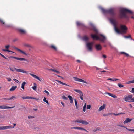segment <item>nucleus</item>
Masks as SVG:
<instances>
[{"label": "nucleus", "mask_w": 134, "mask_h": 134, "mask_svg": "<svg viewBox=\"0 0 134 134\" xmlns=\"http://www.w3.org/2000/svg\"><path fill=\"white\" fill-rule=\"evenodd\" d=\"M126 13H128L132 14H133V12L129 9L126 8L122 9L120 11L119 18H122L123 17L128 18V16Z\"/></svg>", "instance_id": "nucleus-1"}, {"label": "nucleus", "mask_w": 134, "mask_h": 134, "mask_svg": "<svg viewBox=\"0 0 134 134\" xmlns=\"http://www.w3.org/2000/svg\"><path fill=\"white\" fill-rule=\"evenodd\" d=\"M120 30H119L117 27H116V29L115 30L116 32L120 34H124L126 33L127 28L124 25H120Z\"/></svg>", "instance_id": "nucleus-2"}, {"label": "nucleus", "mask_w": 134, "mask_h": 134, "mask_svg": "<svg viewBox=\"0 0 134 134\" xmlns=\"http://www.w3.org/2000/svg\"><path fill=\"white\" fill-rule=\"evenodd\" d=\"M101 10L102 13L104 14L109 13L113 16H114L116 14L114 9L113 8H110L108 10H106L101 8Z\"/></svg>", "instance_id": "nucleus-3"}, {"label": "nucleus", "mask_w": 134, "mask_h": 134, "mask_svg": "<svg viewBox=\"0 0 134 134\" xmlns=\"http://www.w3.org/2000/svg\"><path fill=\"white\" fill-rule=\"evenodd\" d=\"M9 69L11 71L13 72H14L15 71L14 70H15L18 72H21L25 73H28V71H24L22 69H18L15 68H10Z\"/></svg>", "instance_id": "nucleus-4"}, {"label": "nucleus", "mask_w": 134, "mask_h": 134, "mask_svg": "<svg viewBox=\"0 0 134 134\" xmlns=\"http://www.w3.org/2000/svg\"><path fill=\"white\" fill-rule=\"evenodd\" d=\"M74 122L75 123H80L84 125H87L89 124V123L86 121L82 119H77L74 121Z\"/></svg>", "instance_id": "nucleus-5"}, {"label": "nucleus", "mask_w": 134, "mask_h": 134, "mask_svg": "<svg viewBox=\"0 0 134 134\" xmlns=\"http://www.w3.org/2000/svg\"><path fill=\"white\" fill-rule=\"evenodd\" d=\"M74 90L78 93L80 94V98L82 100H83V94L82 91L79 90L74 89Z\"/></svg>", "instance_id": "nucleus-6"}, {"label": "nucleus", "mask_w": 134, "mask_h": 134, "mask_svg": "<svg viewBox=\"0 0 134 134\" xmlns=\"http://www.w3.org/2000/svg\"><path fill=\"white\" fill-rule=\"evenodd\" d=\"M109 20L110 22L113 25L115 30L116 29L115 27H117V23L116 22V20L114 19H110Z\"/></svg>", "instance_id": "nucleus-7"}, {"label": "nucleus", "mask_w": 134, "mask_h": 134, "mask_svg": "<svg viewBox=\"0 0 134 134\" xmlns=\"http://www.w3.org/2000/svg\"><path fill=\"white\" fill-rule=\"evenodd\" d=\"M93 43L92 42L88 43L87 44V47L88 50L90 51L92 50V47Z\"/></svg>", "instance_id": "nucleus-8"}, {"label": "nucleus", "mask_w": 134, "mask_h": 134, "mask_svg": "<svg viewBox=\"0 0 134 134\" xmlns=\"http://www.w3.org/2000/svg\"><path fill=\"white\" fill-rule=\"evenodd\" d=\"M73 78L74 80L75 81L83 82L86 84L88 83L86 82L81 79L75 77H74Z\"/></svg>", "instance_id": "nucleus-9"}, {"label": "nucleus", "mask_w": 134, "mask_h": 134, "mask_svg": "<svg viewBox=\"0 0 134 134\" xmlns=\"http://www.w3.org/2000/svg\"><path fill=\"white\" fill-rule=\"evenodd\" d=\"M132 96L131 95H129L128 96H126L125 97L124 99L126 101V102H130L131 99V98L132 97Z\"/></svg>", "instance_id": "nucleus-10"}, {"label": "nucleus", "mask_w": 134, "mask_h": 134, "mask_svg": "<svg viewBox=\"0 0 134 134\" xmlns=\"http://www.w3.org/2000/svg\"><path fill=\"white\" fill-rule=\"evenodd\" d=\"M13 48L15 49V50H17V51L25 55H27V54L25 53L24 51L21 50H20L15 47H14Z\"/></svg>", "instance_id": "nucleus-11"}, {"label": "nucleus", "mask_w": 134, "mask_h": 134, "mask_svg": "<svg viewBox=\"0 0 134 134\" xmlns=\"http://www.w3.org/2000/svg\"><path fill=\"white\" fill-rule=\"evenodd\" d=\"M12 58L15 59L17 60H20V61H25L28 62L27 60L25 58H18V57H12Z\"/></svg>", "instance_id": "nucleus-12"}, {"label": "nucleus", "mask_w": 134, "mask_h": 134, "mask_svg": "<svg viewBox=\"0 0 134 134\" xmlns=\"http://www.w3.org/2000/svg\"><path fill=\"white\" fill-rule=\"evenodd\" d=\"M15 107V106L13 107H9L6 105L0 106V109H6L12 108Z\"/></svg>", "instance_id": "nucleus-13"}, {"label": "nucleus", "mask_w": 134, "mask_h": 134, "mask_svg": "<svg viewBox=\"0 0 134 134\" xmlns=\"http://www.w3.org/2000/svg\"><path fill=\"white\" fill-rule=\"evenodd\" d=\"M71 129H77L79 130H84L87 132L88 133L89 132L87 131L85 129L83 128L82 127H71Z\"/></svg>", "instance_id": "nucleus-14"}, {"label": "nucleus", "mask_w": 134, "mask_h": 134, "mask_svg": "<svg viewBox=\"0 0 134 134\" xmlns=\"http://www.w3.org/2000/svg\"><path fill=\"white\" fill-rule=\"evenodd\" d=\"M10 47V46L9 45H6L5 46V48L6 49H2V51L4 52H12L10 50H8V49Z\"/></svg>", "instance_id": "nucleus-15"}, {"label": "nucleus", "mask_w": 134, "mask_h": 134, "mask_svg": "<svg viewBox=\"0 0 134 134\" xmlns=\"http://www.w3.org/2000/svg\"><path fill=\"white\" fill-rule=\"evenodd\" d=\"M76 24L77 26H80L82 27H85L86 28H87V27L85 26V25L82 23L77 21L76 22Z\"/></svg>", "instance_id": "nucleus-16"}, {"label": "nucleus", "mask_w": 134, "mask_h": 134, "mask_svg": "<svg viewBox=\"0 0 134 134\" xmlns=\"http://www.w3.org/2000/svg\"><path fill=\"white\" fill-rule=\"evenodd\" d=\"M18 32L22 34H25L26 33L25 30L21 28H19L18 29Z\"/></svg>", "instance_id": "nucleus-17"}, {"label": "nucleus", "mask_w": 134, "mask_h": 134, "mask_svg": "<svg viewBox=\"0 0 134 134\" xmlns=\"http://www.w3.org/2000/svg\"><path fill=\"white\" fill-rule=\"evenodd\" d=\"M91 36L93 40H98L99 39V38L96 35H93L92 34L91 35Z\"/></svg>", "instance_id": "nucleus-18"}, {"label": "nucleus", "mask_w": 134, "mask_h": 134, "mask_svg": "<svg viewBox=\"0 0 134 134\" xmlns=\"http://www.w3.org/2000/svg\"><path fill=\"white\" fill-rule=\"evenodd\" d=\"M29 74L34 78L38 79L41 82L42 81V80H41L40 78L36 75L30 73H29Z\"/></svg>", "instance_id": "nucleus-19"}, {"label": "nucleus", "mask_w": 134, "mask_h": 134, "mask_svg": "<svg viewBox=\"0 0 134 134\" xmlns=\"http://www.w3.org/2000/svg\"><path fill=\"white\" fill-rule=\"evenodd\" d=\"M11 127L10 126H0V130H5L8 129H10V128Z\"/></svg>", "instance_id": "nucleus-20"}, {"label": "nucleus", "mask_w": 134, "mask_h": 134, "mask_svg": "<svg viewBox=\"0 0 134 134\" xmlns=\"http://www.w3.org/2000/svg\"><path fill=\"white\" fill-rule=\"evenodd\" d=\"M95 48L98 51L102 49V46L100 44H96Z\"/></svg>", "instance_id": "nucleus-21"}, {"label": "nucleus", "mask_w": 134, "mask_h": 134, "mask_svg": "<svg viewBox=\"0 0 134 134\" xmlns=\"http://www.w3.org/2000/svg\"><path fill=\"white\" fill-rule=\"evenodd\" d=\"M104 94H108L114 98H117V96L115 95L109 93L105 92L104 93Z\"/></svg>", "instance_id": "nucleus-22"}, {"label": "nucleus", "mask_w": 134, "mask_h": 134, "mask_svg": "<svg viewBox=\"0 0 134 134\" xmlns=\"http://www.w3.org/2000/svg\"><path fill=\"white\" fill-rule=\"evenodd\" d=\"M105 104H103V105L100 106L99 109L98 110V111L99 112L101 111L102 110L104 109L105 108Z\"/></svg>", "instance_id": "nucleus-23"}, {"label": "nucleus", "mask_w": 134, "mask_h": 134, "mask_svg": "<svg viewBox=\"0 0 134 134\" xmlns=\"http://www.w3.org/2000/svg\"><path fill=\"white\" fill-rule=\"evenodd\" d=\"M132 120L131 119H130L129 118H127L124 121L123 123L124 124L130 122Z\"/></svg>", "instance_id": "nucleus-24"}, {"label": "nucleus", "mask_w": 134, "mask_h": 134, "mask_svg": "<svg viewBox=\"0 0 134 134\" xmlns=\"http://www.w3.org/2000/svg\"><path fill=\"white\" fill-rule=\"evenodd\" d=\"M68 97L69 99L70 103L71 104L72 103H73V98L70 95H68Z\"/></svg>", "instance_id": "nucleus-25"}, {"label": "nucleus", "mask_w": 134, "mask_h": 134, "mask_svg": "<svg viewBox=\"0 0 134 134\" xmlns=\"http://www.w3.org/2000/svg\"><path fill=\"white\" fill-rule=\"evenodd\" d=\"M16 98V97L14 96H12L10 98H3V100H12L13 99L15 98Z\"/></svg>", "instance_id": "nucleus-26"}, {"label": "nucleus", "mask_w": 134, "mask_h": 134, "mask_svg": "<svg viewBox=\"0 0 134 134\" xmlns=\"http://www.w3.org/2000/svg\"><path fill=\"white\" fill-rule=\"evenodd\" d=\"M55 81H56L58 82L60 84H62V85H64L66 86H70L69 85H67V84H66V83H63L62 82L58 80H56Z\"/></svg>", "instance_id": "nucleus-27"}, {"label": "nucleus", "mask_w": 134, "mask_h": 134, "mask_svg": "<svg viewBox=\"0 0 134 134\" xmlns=\"http://www.w3.org/2000/svg\"><path fill=\"white\" fill-rule=\"evenodd\" d=\"M101 37L100 38H99V40H100L101 41H103L105 39V37L102 35H101Z\"/></svg>", "instance_id": "nucleus-28"}, {"label": "nucleus", "mask_w": 134, "mask_h": 134, "mask_svg": "<svg viewBox=\"0 0 134 134\" xmlns=\"http://www.w3.org/2000/svg\"><path fill=\"white\" fill-rule=\"evenodd\" d=\"M49 47L51 48H52L53 49H54L55 50H57V48L55 46L53 45H51L49 46Z\"/></svg>", "instance_id": "nucleus-29"}, {"label": "nucleus", "mask_w": 134, "mask_h": 134, "mask_svg": "<svg viewBox=\"0 0 134 134\" xmlns=\"http://www.w3.org/2000/svg\"><path fill=\"white\" fill-rule=\"evenodd\" d=\"M17 87L16 86H13L10 89V91H12L15 90Z\"/></svg>", "instance_id": "nucleus-30"}, {"label": "nucleus", "mask_w": 134, "mask_h": 134, "mask_svg": "<svg viewBox=\"0 0 134 134\" xmlns=\"http://www.w3.org/2000/svg\"><path fill=\"white\" fill-rule=\"evenodd\" d=\"M83 38V40L86 41H87L88 40V38L86 36H84Z\"/></svg>", "instance_id": "nucleus-31"}, {"label": "nucleus", "mask_w": 134, "mask_h": 134, "mask_svg": "<svg viewBox=\"0 0 134 134\" xmlns=\"http://www.w3.org/2000/svg\"><path fill=\"white\" fill-rule=\"evenodd\" d=\"M23 45L24 46L27 47H31V46L30 45L27 43H24L23 44Z\"/></svg>", "instance_id": "nucleus-32"}, {"label": "nucleus", "mask_w": 134, "mask_h": 134, "mask_svg": "<svg viewBox=\"0 0 134 134\" xmlns=\"http://www.w3.org/2000/svg\"><path fill=\"white\" fill-rule=\"evenodd\" d=\"M26 83L25 82H23L21 84V88L23 89H24V86L26 84Z\"/></svg>", "instance_id": "nucleus-33"}, {"label": "nucleus", "mask_w": 134, "mask_h": 134, "mask_svg": "<svg viewBox=\"0 0 134 134\" xmlns=\"http://www.w3.org/2000/svg\"><path fill=\"white\" fill-rule=\"evenodd\" d=\"M124 114V113H119L116 114H115V113H112L110 114H113L115 116H117L121 114Z\"/></svg>", "instance_id": "nucleus-34"}, {"label": "nucleus", "mask_w": 134, "mask_h": 134, "mask_svg": "<svg viewBox=\"0 0 134 134\" xmlns=\"http://www.w3.org/2000/svg\"><path fill=\"white\" fill-rule=\"evenodd\" d=\"M34 85H35V86L32 87V88L34 90L36 91V90L37 88V87L36 86V83H34Z\"/></svg>", "instance_id": "nucleus-35"}, {"label": "nucleus", "mask_w": 134, "mask_h": 134, "mask_svg": "<svg viewBox=\"0 0 134 134\" xmlns=\"http://www.w3.org/2000/svg\"><path fill=\"white\" fill-rule=\"evenodd\" d=\"M49 70L55 72L57 73H60V72L59 71L56 70H55V69H50Z\"/></svg>", "instance_id": "nucleus-36"}, {"label": "nucleus", "mask_w": 134, "mask_h": 134, "mask_svg": "<svg viewBox=\"0 0 134 134\" xmlns=\"http://www.w3.org/2000/svg\"><path fill=\"white\" fill-rule=\"evenodd\" d=\"M92 29L96 34L98 33V30L95 27H93Z\"/></svg>", "instance_id": "nucleus-37"}, {"label": "nucleus", "mask_w": 134, "mask_h": 134, "mask_svg": "<svg viewBox=\"0 0 134 134\" xmlns=\"http://www.w3.org/2000/svg\"><path fill=\"white\" fill-rule=\"evenodd\" d=\"M74 101H75V105L76 108L77 109H78V105H77V101L76 99H74Z\"/></svg>", "instance_id": "nucleus-38"}, {"label": "nucleus", "mask_w": 134, "mask_h": 134, "mask_svg": "<svg viewBox=\"0 0 134 134\" xmlns=\"http://www.w3.org/2000/svg\"><path fill=\"white\" fill-rule=\"evenodd\" d=\"M43 101L46 102V103H47L48 105L49 104V103L48 102V100H47L46 99V98L45 97H44L43 99Z\"/></svg>", "instance_id": "nucleus-39"}, {"label": "nucleus", "mask_w": 134, "mask_h": 134, "mask_svg": "<svg viewBox=\"0 0 134 134\" xmlns=\"http://www.w3.org/2000/svg\"><path fill=\"white\" fill-rule=\"evenodd\" d=\"M0 22L2 24L4 25H5V22H4V21L2 19H0Z\"/></svg>", "instance_id": "nucleus-40"}, {"label": "nucleus", "mask_w": 134, "mask_h": 134, "mask_svg": "<svg viewBox=\"0 0 134 134\" xmlns=\"http://www.w3.org/2000/svg\"><path fill=\"white\" fill-rule=\"evenodd\" d=\"M86 103H85L84 106L83 107V111L85 112L86 111Z\"/></svg>", "instance_id": "nucleus-41"}, {"label": "nucleus", "mask_w": 134, "mask_h": 134, "mask_svg": "<svg viewBox=\"0 0 134 134\" xmlns=\"http://www.w3.org/2000/svg\"><path fill=\"white\" fill-rule=\"evenodd\" d=\"M62 98L64 100H67L68 99L67 97H66L64 95H63L62 96Z\"/></svg>", "instance_id": "nucleus-42"}, {"label": "nucleus", "mask_w": 134, "mask_h": 134, "mask_svg": "<svg viewBox=\"0 0 134 134\" xmlns=\"http://www.w3.org/2000/svg\"><path fill=\"white\" fill-rule=\"evenodd\" d=\"M118 85L120 88L122 87H124V85L120 83H118Z\"/></svg>", "instance_id": "nucleus-43"}, {"label": "nucleus", "mask_w": 134, "mask_h": 134, "mask_svg": "<svg viewBox=\"0 0 134 134\" xmlns=\"http://www.w3.org/2000/svg\"><path fill=\"white\" fill-rule=\"evenodd\" d=\"M36 99L35 98L33 97H28L27 96V99Z\"/></svg>", "instance_id": "nucleus-44"}, {"label": "nucleus", "mask_w": 134, "mask_h": 134, "mask_svg": "<svg viewBox=\"0 0 134 134\" xmlns=\"http://www.w3.org/2000/svg\"><path fill=\"white\" fill-rule=\"evenodd\" d=\"M100 129L99 128V127H97L96 128V129H94L93 130V131L94 132H95L99 130Z\"/></svg>", "instance_id": "nucleus-45"}, {"label": "nucleus", "mask_w": 134, "mask_h": 134, "mask_svg": "<svg viewBox=\"0 0 134 134\" xmlns=\"http://www.w3.org/2000/svg\"><path fill=\"white\" fill-rule=\"evenodd\" d=\"M126 129L127 130L129 131H134V129H128L127 128H126Z\"/></svg>", "instance_id": "nucleus-46"}, {"label": "nucleus", "mask_w": 134, "mask_h": 134, "mask_svg": "<svg viewBox=\"0 0 134 134\" xmlns=\"http://www.w3.org/2000/svg\"><path fill=\"white\" fill-rule=\"evenodd\" d=\"M124 37L125 38H131V36L130 35L129 36H125Z\"/></svg>", "instance_id": "nucleus-47"}, {"label": "nucleus", "mask_w": 134, "mask_h": 134, "mask_svg": "<svg viewBox=\"0 0 134 134\" xmlns=\"http://www.w3.org/2000/svg\"><path fill=\"white\" fill-rule=\"evenodd\" d=\"M44 92L45 93H47V95H49V93L46 90H44Z\"/></svg>", "instance_id": "nucleus-48"}, {"label": "nucleus", "mask_w": 134, "mask_h": 134, "mask_svg": "<svg viewBox=\"0 0 134 134\" xmlns=\"http://www.w3.org/2000/svg\"><path fill=\"white\" fill-rule=\"evenodd\" d=\"M13 80H14V81H15V82H17V83H20L19 81H18V80H17V79H13Z\"/></svg>", "instance_id": "nucleus-49"}, {"label": "nucleus", "mask_w": 134, "mask_h": 134, "mask_svg": "<svg viewBox=\"0 0 134 134\" xmlns=\"http://www.w3.org/2000/svg\"><path fill=\"white\" fill-rule=\"evenodd\" d=\"M91 107V106L90 105H88L87 106V109H90Z\"/></svg>", "instance_id": "nucleus-50"}, {"label": "nucleus", "mask_w": 134, "mask_h": 134, "mask_svg": "<svg viewBox=\"0 0 134 134\" xmlns=\"http://www.w3.org/2000/svg\"><path fill=\"white\" fill-rule=\"evenodd\" d=\"M130 102H134V98H132V97Z\"/></svg>", "instance_id": "nucleus-51"}, {"label": "nucleus", "mask_w": 134, "mask_h": 134, "mask_svg": "<svg viewBox=\"0 0 134 134\" xmlns=\"http://www.w3.org/2000/svg\"><path fill=\"white\" fill-rule=\"evenodd\" d=\"M22 98L23 99H27V97H23Z\"/></svg>", "instance_id": "nucleus-52"}, {"label": "nucleus", "mask_w": 134, "mask_h": 134, "mask_svg": "<svg viewBox=\"0 0 134 134\" xmlns=\"http://www.w3.org/2000/svg\"><path fill=\"white\" fill-rule=\"evenodd\" d=\"M13 125H14V126L13 127L10 126V127H11L10 128H14V127L16 125V124L14 123L13 124Z\"/></svg>", "instance_id": "nucleus-53"}, {"label": "nucleus", "mask_w": 134, "mask_h": 134, "mask_svg": "<svg viewBox=\"0 0 134 134\" xmlns=\"http://www.w3.org/2000/svg\"><path fill=\"white\" fill-rule=\"evenodd\" d=\"M34 116H29L28 117V118L29 119H30V118H34Z\"/></svg>", "instance_id": "nucleus-54"}, {"label": "nucleus", "mask_w": 134, "mask_h": 134, "mask_svg": "<svg viewBox=\"0 0 134 134\" xmlns=\"http://www.w3.org/2000/svg\"><path fill=\"white\" fill-rule=\"evenodd\" d=\"M7 79L8 81H9V82L11 80V79L10 78H7Z\"/></svg>", "instance_id": "nucleus-55"}, {"label": "nucleus", "mask_w": 134, "mask_h": 134, "mask_svg": "<svg viewBox=\"0 0 134 134\" xmlns=\"http://www.w3.org/2000/svg\"><path fill=\"white\" fill-rule=\"evenodd\" d=\"M61 103L63 107H65L64 104L63 102H61Z\"/></svg>", "instance_id": "nucleus-56"}, {"label": "nucleus", "mask_w": 134, "mask_h": 134, "mask_svg": "<svg viewBox=\"0 0 134 134\" xmlns=\"http://www.w3.org/2000/svg\"><path fill=\"white\" fill-rule=\"evenodd\" d=\"M119 80V79H116V78H114V79H113V81H117V80Z\"/></svg>", "instance_id": "nucleus-57"}, {"label": "nucleus", "mask_w": 134, "mask_h": 134, "mask_svg": "<svg viewBox=\"0 0 134 134\" xmlns=\"http://www.w3.org/2000/svg\"><path fill=\"white\" fill-rule=\"evenodd\" d=\"M107 80L113 81V80L112 78H108Z\"/></svg>", "instance_id": "nucleus-58"}, {"label": "nucleus", "mask_w": 134, "mask_h": 134, "mask_svg": "<svg viewBox=\"0 0 134 134\" xmlns=\"http://www.w3.org/2000/svg\"><path fill=\"white\" fill-rule=\"evenodd\" d=\"M102 57L104 58H106L107 57L105 55H102Z\"/></svg>", "instance_id": "nucleus-59"}, {"label": "nucleus", "mask_w": 134, "mask_h": 134, "mask_svg": "<svg viewBox=\"0 0 134 134\" xmlns=\"http://www.w3.org/2000/svg\"><path fill=\"white\" fill-rule=\"evenodd\" d=\"M126 53H125V52H120V53L121 54H125Z\"/></svg>", "instance_id": "nucleus-60"}, {"label": "nucleus", "mask_w": 134, "mask_h": 134, "mask_svg": "<svg viewBox=\"0 0 134 134\" xmlns=\"http://www.w3.org/2000/svg\"><path fill=\"white\" fill-rule=\"evenodd\" d=\"M18 40V39L17 38H15V39H14L13 40V41L14 42H15V41H17Z\"/></svg>", "instance_id": "nucleus-61"}, {"label": "nucleus", "mask_w": 134, "mask_h": 134, "mask_svg": "<svg viewBox=\"0 0 134 134\" xmlns=\"http://www.w3.org/2000/svg\"><path fill=\"white\" fill-rule=\"evenodd\" d=\"M2 57H3V58H4L6 59H7V58H6L4 56V55H2Z\"/></svg>", "instance_id": "nucleus-62"}, {"label": "nucleus", "mask_w": 134, "mask_h": 134, "mask_svg": "<svg viewBox=\"0 0 134 134\" xmlns=\"http://www.w3.org/2000/svg\"><path fill=\"white\" fill-rule=\"evenodd\" d=\"M126 57H128L129 56V55L127 53H126L125 54Z\"/></svg>", "instance_id": "nucleus-63"}, {"label": "nucleus", "mask_w": 134, "mask_h": 134, "mask_svg": "<svg viewBox=\"0 0 134 134\" xmlns=\"http://www.w3.org/2000/svg\"><path fill=\"white\" fill-rule=\"evenodd\" d=\"M132 93H134V88H133L132 89Z\"/></svg>", "instance_id": "nucleus-64"}]
</instances>
